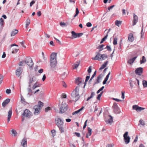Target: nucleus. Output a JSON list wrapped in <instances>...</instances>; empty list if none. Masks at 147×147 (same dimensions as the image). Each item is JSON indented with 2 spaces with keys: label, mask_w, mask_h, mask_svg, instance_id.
<instances>
[{
  "label": "nucleus",
  "mask_w": 147,
  "mask_h": 147,
  "mask_svg": "<svg viewBox=\"0 0 147 147\" xmlns=\"http://www.w3.org/2000/svg\"><path fill=\"white\" fill-rule=\"evenodd\" d=\"M18 32V31L17 30L15 29L14 31H13L11 32V36H13L15 35Z\"/></svg>",
  "instance_id": "nucleus-28"
},
{
  "label": "nucleus",
  "mask_w": 147,
  "mask_h": 147,
  "mask_svg": "<svg viewBox=\"0 0 147 147\" xmlns=\"http://www.w3.org/2000/svg\"><path fill=\"white\" fill-rule=\"evenodd\" d=\"M30 23V20L29 19H27L26 22V26L27 27Z\"/></svg>",
  "instance_id": "nucleus-36"
},
{
  "label": "nucleus",
  "mask_w": 147,
  "mask_h": 147,
  "mask_svg": "<svg viewBox=\"0 0 147 147\" xmlns=\"http://www.w3.org/2000/svg\"><path fill=\"white\" fill-rule=\"evenodd\" d=\"M101 96L99 94H98L97 97H96V98L99 100H100V98Z\"/></svg>",
  "instance_id": "nucleus-64"
},
{
  "label": "nucleus",
  "mask_w": 147,
  "mask_h": 147,
  "mask_svg": "<svg viewBox=\"0 0 147 147\" xmlns=\"http://www.w3.org/2000/svg\"><path fill=\"white\" fill-rule=\"evenodd\" d=\"M20 43L21 45L23 47H24L25 48L26 46H25L24 45V41H22V42H20Z\"/></svg>",
  "instance_id": "nucleus-61"
},
{
  "label": "nucleus",
  "mask_w": 147,
  "mask_h": 147,
  "mask_svg": "<svg viewBox=\"0 0 147 147\" xmlns=\"http://www.w3.org/2000/svg\"><path fill=\"white\" fill-rule=\"evenodd\" d=\"M146 61L145 57L144 56H143L142 57V59L140 60V64H142L145 63Z\"/></svg>",
  "instance_id": "nucleus-30"
},
{
  "label": "nucleus",
  "mask_w": 147,
  "mask_h": 147,
  "mask_svg": "<svg viewBox=\"0 0 147 147\" xmlns=\"http://www.w3.org/2000/svg\"><path fill=\"white\" fill-rule=\"evenodd\" d=\"M57 53H53L50 56V59L53 60H55L56 59V57Z\"/></svg>",
  "instance_id": "nucleus-22"
},
{
  "label": "nucleus",
  "mask_w": 147,
  "mask_h": 147,
  "mask_svg": "<svg viewBox=\"0 0 147 147\" xmlns=\"http://www.w3.org/2000/svg\"><path fill=\"white\" fill-rule=\"evenodd\" d=\"M71 33L72 34V39L79 38L82 36L83 34L82 33H76L74 31H72Z\"/></svg>",
  "instance_id": "nucleus-9"
},
{
  "label": "nucleus",
  "mask_w": 147,
  "mask_h": 147,
  "mask_svg": "<svg viewBox=\"0 0 147 147\" xmlns=\"http://www.w3.org/2000/svg\"><path fill=\"white\" fill-rule=\"evenodd\" d=\"M143 68L141 67L137 68L135 71L136 74L141 76L143 72Z\"/></svg>",
  "instance_id": "nucleus-14"
},
{
  "label": "nucleus",
  "mask_w": 147,
  "mask_h": 147,
  "mask_svg": "<svg viewBox=\"0 0 147 147\" xmlns=\"http://www.w3.org/2000/svg\"><path fill=\"white\" fill-rule=\"evenodd\" d=\"M109 62L108 61H106L101 66L99 69V70H101L105 67L108 64Z\"/></svg>",
  "instance_id": "nucleus-25"
},
{
  "label": "nucleus",
  "mask_w": 147,
  "mask_h": 147,
  "mask_svg": "<svg viewBox=\"0 0 147 147\" xmlns=\"http://www.w3.org/2000/svg\"><path fill=\"white\" fill-rule=\"evenodd\" d=\"M80 61L76 62V63L74 64V69L77 68L80 64Z\"/></svg>",
  "instance_id": "nucleus-37"
},
{
  "label": "nucleus",
  "mask_w": 147,
  "mask_h": 147,
  "mask_svg": "<svg viewBox=\"0 0 147 147\" xmlns=\"http://www.w3.org/2000/svg\"><path fill=\"white\" fill-rule=\"evenodd\" d=\"M117 37H115L113 41V44L114 45H116L117 44Z\"/></svg>",
  "instance_id": "nucleus-38"
},
{
  "label": "nucleus",
  "mask_w": 147,
  "mask_h": 147,
  "mask_svg": "<svg viewBox=\"0 0 147 147\" xmlns=\"http://www.w3.org/2000/svg\"><path fill=\"white\" fill-rule=\"evenodd\" d=\"M61 97L62 98H65L66 97V95L65 94L63 93L62 94Z\"/></svg>",
  "instance_id": "nucleus-55"
},
{
  "label": "nucleus",
  "mask_w": 147,
  "mask_h": 147,
  "mask_svg": "<svg viewBox=\"0 0 147 147\" xmlns=\"http://www.w3.org/2000/svg\"><path fill=\"white\" fill-rule=\"evenodd\" d=\"M32 113L28 109H25L23 113V115L26 117L29 118L32 115Z\"/></svg>",
  "instance_id": "nucleus-10"
},
{
  "label": "nucleus",
  "mask_w": 147,
  "mask_h": 147,
  "mask_svg": "<svg viewBox=\"0 0 147 147\" xmlns=\"http://www.w3.org/2000/svg\"><path fill=\"white\" fill-rule=\"evenodd\" d=\"M128 132L126 131L123 135L124 140L126 144H128L129 142L130 139V137L128 136Z\"/></svg>",
  "instance_id": "nucleus-8"
},
{
  "label": "nucleus",
  "mask_w": 147,
  "mask_h": 147,
  "mask_svg": "<svg viewBox=\"0 0 147 147\" xmlns=\"http://www.w3.org/2000/svg\"><path fill=\"white\" fill-rule=\"evenodd\" d=\"M73 91H75V92H76V93H78L79 90V89L78 88V87H76V88L75 90Z\"/></svg>",
  "instance_id": "nucleus-51"
},
{
  "label": "nucleus",
  "mask_w": 147,
  "mask_h": 147,
  "mask_svg": "<svg viewBox=\"0 0 147 147\" xmlns=\"http://www.w3.org/2000/svg\"><path fill=\"white\" fill-rule=\"evenodd\" d=\"M143 24L142 30H141V38H142V36H143V35H144V33H143Z\"/></svg>",
  "instance_id": "nucleus-48"
},
{
  "label": "nucleus",
  "mask_w": 147,
  "mask_h": 147,
  "mask_svg": "<svg viewBox=\"0 0 147 147\" xmlns=\"http://www.w3.org/2000/svg\"><path fill=\"white\" fill-rule=\"evenodd\" d=\"M132 108L133 109L136 110L137 112L140 111L144 109V108L140 107L136 105H133L132 107Z\"/></svg>",
  "instance_id": "nucleus-13"
},
{
  "label": "nucleus",
  "mask_w": 147,
  "mask_h": 147,
  "mask_svg": "<svg viewBox=\"0 0 147 147\" xmlns=\"http://www.w3.org/2000/svg\"><path fill=\"white\" fill-rule=\"evenodd\" d=\"M11 132L12 134H13L14 136H15L16 135L17 132L15 130L13 129L12 130Z\"/></svg>",
  "instance_id": "nucleus-43"
},
{
  "label": "nucleus",
  "mask_w": 147,
  "mask_h": 147,
  "mask_svg": "<svg viewBox=\"0 0 147 147\" xmlns=\"http://www.w3.org/2000/svg\"><path fill=\"white\" fill-rule=\"evenodd\" d=\"M105 45H99L97 47L98 49H101V48H103V47L105 46Z\"/></svg>",
  "instance_id": "nucleus-50"
},
{
  "label": "nucleus",
  "mask_w": 147,
  "mask_h": 147,
  "mask_svg": "<svg viewBox=\"0 0 147 147\" xmlns=\"http://www.w3.org/2000/svg\"><path fill=\"white\" fill-rule=\"evenodd\" d=\"M109 117H110V118L108 120H106L105 121L107 123H112L113 121V117L109 115Z\"/></svg>",
  "instance_id": "nucleus-27"
},
{
  "label": "nucleus",
  "mask_w": 147,
  "mask_h": 147,
  "mask_svg": "<svg viewBox=\"0 0 147 147\" xmlns=\"http://www.w3.org/2000/svg\"><path fill=\"white\" fill-rule=\"evenodd\" d=\"M55 39L57 41V42L58 43H59V44H61V42L60 41V40H58V39H57V38H56L55 37H54Z\"/></svg>",
  "instance_id": "nucleus-58"
},
{
  "label": "nucleus",
  "mask_w": 147,
  "mask_h": 147,
  "mask_svg": "<svg viewBox=\"0 0 147 147\" xmlns=\"http://www.w3.org/2000/svg\"><path fill=\"white\" fill-rule=\"evenodd\" d=\"M24 62L30 67H32L34 65L33 61L31 57H27L25 60Z\"/></svg>",
  "instance_id": "nucleus-7"
},
{
  "label": "nucleus",
  "mask_w": 147,
  "mask_h": 147,
  "mask_svg": "<svg viewBox=\"0 0 147 147\" xmlns=\"http://www.w3.org/2000/svg\"><path fill=\"white\" fill-rule=\"evenodd\" d=\"M104 87H105L104 86H102L101 87V88H100V89H99L98 90V91L96 92V93L97 94H98L99 93L100 91H102L103 89L104 88Z\"/></svg>",
  "instance_id": "nucleus-40"
},
{
  "label": "nucleus",
  "mask_w": 147,
  "mask_h": 147,
  "mask_svg": "<svg viewBox=\"0 0 147 147\" xmlns=\"http://www.w3.org/2000/svg\"><path fill=\"white\" fill-rule=\"evenodd\" d=\"M79 112H79V111H78V110L77 111H76L74 112H73L72 114L73 115H75V114L78 113Z\"/></svg>",
  "instance_id": "nucleus-59"
},
{
  "label": "nucleus",
  "mask_w": 147,
  "mask_h": 147,
  "mask_svg": "<svg viewBox=\"0 0 147 147\" xmlns=\"http://www.w3.org/2000/svg\"><path fill=\"white\" fill-rule=\"evenodd\" d=\"M107 49L108 51H111V49L110 46L107 45L105 49Z\"/></svg>",
  "instance_id": "nucleus-44"
},
{
  "label": "nucleus",
  "mask_w": 147,
  "mask_h": 147,
  "mask_svg": "<svg viewBox=\"0 0 147 147\" xmlns=\"http://www.w3.org/2000/svg\"><path fill=\"white\" fill-rule=\"evenodd\" d=\"M143 85L144 87H147V81L143 80Z\"/></svg>",
  "instance_id": "nucleus-35"
},
{
  "label": "nucleus",
  "mask_w": 147,
  "mask_h": 147,
  "mask_svg": "<svg viewBox=\"0 0 147 147\" xmlns=\"http://www.w3.org/2000/svg\"><path fill=\"white\" fill-rule=\"evenodd\" d=\"M36 80V77L33 76L32 77H30L29 79V81L28 82L29 85L28 88H27V89L29 92H32V90H31L30 87H31V84L33 82L35 81Z\"/></svg>",
  "instance_id": "nucleus-4"
},
{
  "label": "nucleus",
  "mask_w": 147,
  "mask_h": 147,
  "mask_svg": "<svg viewBox=\"0 0 147 147\" xmlns=\"http://www.w3.org/2000/svg\"><path fill=\"white\" fill-rule=\"evenodd\" d=\"M86 26L88 27H90L92 26V24L90 22H88L86 24Z\"/></svg>",
  "instance_id": "nucleus-53"
},
{
  "label": "nucleus",
  "mask_w": 147,
  "mask_h": 147,
  "mask_svg": "<svg viewBox=\"0 0 147 147\" xmlns=\"http://www.w3.org/2000/svg\"><path fill=\"white\" fill-rule=\"evenodd\" d=\"M140 124L142 125H145L144 121L142 119H140L139 121Z\"/></svg>",
  "instance_id": "nucleus-42"
},
{
  "label": "nucleus",
  "mask_w": 147,
  "mask_h": 147,
  "mask_svg": "<svg viewBox=\"0 0 147 147\" xmlns=\"http://www.w3.org/2000/svg\"><path fill=\"white\" fill-rule=\"evenodd\" d=\"M3 79V76L1 74H0V85L2 83Z\"/></svg>",
  "instance_id": "nucleus-39"
},
{
  "label": "nucleus",
  "mask_w": 147,
  "mask_h": 147,
  "mask_svg": "<svg viewBox=\"0 0 147 147\" xmlns=\"http://www.w3.org/2000/svg\"><path fill=\"white\" fill-rule=\"evenodd\" d=\"M51 109V108L49 107H48L45 109V111L46 112H47L49 111Z\"/></svg>",
  "instance_id": "nucleus-45"
},
{
  "label": "nucleus",
  "mask_w": 147,
  "mask_h": 147,
  "mask_svg": "<svg viewBox=\"0 0 147 147\" xmlns=\"http://www.w3.org/2000/svg\"><path fill=\"white\" fill-rule=\"evenodd\" d=\"M12 114V111L11 109L9 111L8 113V118H7V121L8 122H9L10 120V118L11 116V115Z\"/></svg>",
  "instance_id": "nucleus-23"
},
{
  "label": "nucleus",
  "mask_w": 147,
  "mask_h": 147,
  "mask_svg": "<svg viewBox=\"0 0 147 147\" xmlns=\"http://www.w3.org/2000/svg\"><path fill=\"white\" fill-rule=\"evenodd\" d=\"M74 134L76 135V136L78 137H80V134L79 133L77 132H75Z\"/></svg>",
  "instance_id": "nucleus-60"
},
{
  "label": "nucleus",
  "mask_w": 147,
  "mask_h": 147,
  "mask_svg": "<svg viewBox=\"0 0 147 147\" xmlns=\"http://www.w3.org/2000/svg\"><path fill=\"white\" fill-rule=\"evenodd\" d=\"M115 5H112L110 6L109 7H108V9L109 10H110L111 9L113 8L114 7H115Z\"/></svg>",
  "instance_id": "nucleus-62"
},
{
  "label": "nucleus",
  "mask_w": 147,
  "mask_h": 147,
  "mask_svg": "<svg viewBox=\"0 0 147 147\" xmlns=\"http://www.w3.org/2000/svg\"><path fill=\"white\" fill-rule=\"evenodd\" d=\"M36 80V77L33 76L32 77H30L29 79V81L28 82L29 85L28 88H27V89L29 92H32V90H31L30 87H31V84L33 82L35 81Z\"/></svg>",
  "instance_id": "nucleus-5"
},
{
  "label": "nucleus",
  "mask_w": 147,
  "mask_h": 147,
  "mask_svg": "<svg viewBox=\"0 0 147 147\" xmlns=\"http://www.w3.org/2000/svg\"><path fill=\"white\" fill-rule=\"evenodd\" d=\"M56 124L59 127V130L61 133L64 132L63 127V122L61 119L60 118H57L55 120Z\"/></svg>",
  "instance_id": "nucleus-1"
},
{
  "label": "nucleus",
  "mask_w": 147,
  "mask_h": 147,
  "mask_svg": "<svg viewBox=\"0 0 147 147\" xmlns=\"http://www.w3.org/2000/svg\"><path fill=\"white\" fill-rule=\"evenodd\" d=\"M108 35L107 34L103 38H102L100 41V43H102L107 38V37L108 36Z\"/></svg>",
  "instance_id": "nucleus-31"
},
{
  "label": "nucleus",
  "mask_w": 147,
  "mask_h": 147,
  "mask_svg": "<svg viewBox=\"0 0 147 147\" xmlns=\"http://www.w3.org/2000/svg\"><path fill=\"white\" fill-rule=\"evenodd\" d=\"M115 24L118 26H119L122 23V21H119L118 20H116L115 21Z\"/></svg>",
  "instance_id": "nucleus-29"
},
{
  "label": "nucleus",
  "mask_w": 147,
  "mask_h": 147,
  "mask_svg": "<svg viewBox=\"0 0 147 147\" xmlns=\"http://www.w3.org/2000/svg\"><path fill=\"white\" fill-rule=\"evenodd\" d=\"M137 57V56L133 58L129 59L127 61V63L130 64H131L134 62V61L136 59Z\"/></svg>",
  "instance_id": "nucleus-24"
},
{
  "label": "nucleus",
  "mask_w": 147,
  "mask_h": 147,
  "mask_svg": "<svg viewBox=\"0 0 147 147\" xmlns=\"http://www.w3.org/2000/svg\"><path fill=\"white\" fill-rule=\"evenodd\" d=\"M18 49H14L12 51V53H17L18 50Z\"/></svg>",
  "instance_id": "nucleus-49"
},
{
  "label": "nucleus",
  "mask_w": 147,
  "mask_h": 147,
  "mask_svg": "<svg viewBox=\"0 0 147 147\" xmlns=\"http://www.w3.org/2000/svg\"><path fill=\"white\" fill-rule=\"evenodd\" d=\"M0 25L1 26H2L3 25V23L4 22V20L2 18L0 19Z\"/></svg>",
  "instance_id": "nucleus-41"
},
{
  "label": "nucleus",
  "mask_w": 147,
  "mask_h": 147,
  "mask_svg": "<svg viewBox=\"0 0 147 147\" xmlns=\"http://www.w3.org/2000/svg\"><path fill=\"white\" fill-rule=\"evenodd\" d=\"M134 40V37L133 36V34L132 33H129L128 36V41L130 42H132Z\"/></svg>",
  "instance_id": "nucleus-18"
},
{
  "label": "nucleus",
  "mask_w": 147,
  "mask_h": 147,
  "mask_svg": "<svg viewBox=\"0 0 147 147\" xmlns=\"http://www.w3.org/2000/svg\"><path fill=\"white\" fill-rule=\"evenodd\" d=\"M22 70L21 67H18L16 70V75L18 77H19L22 73Z\"/></svg>",
  "instance_id": "nucleus-16"
},
{
  "label": "nucleus",
  "mask_w": 147,
  "mask_h": 147,
  "mask_svg": "<svg viewBox=\"0 0 147 147\" xmlns=\"http://www.w3.org/2000/svg\"><path fill=\"white\" fill-rule=\"evenodd\" d=\"M88 121V120H86V121L84 122V125L83 127V129H84L86 127V125H87V122Z\"/></svg>",
  "instance_id": "nucleus-46"
},
{
  "label": "nucleus",
  "mask_w": 147,
  "mask_h": 147,
  "mask_svg": "<svg viewBox=\"0 0 147 147\" xmlns=\"http://www.w3.org/2000/svg\"><path fill=\"white\" fill-rule=\"evenodd\" d=\"M40 85L38 84L37 82H36L32 86V89L33 90H34L36 88L40 87Z\"/></svg>",
  "instance_id": "nucleus-26"
},
{
  "label": "nucleus",
  "mask_w": 147,
  "mask_h": 147,
  "mask_svg": "<svg viewBox=\"0 0 147 147\" xmlns=\"http://www.w3.org/2000/svg\"><path fill=\"white\" fill-rule=\"evenodd\" d=\"M24 62V61H20L19 63V66H22L23 65V63Z\"/></svg>",
  "instance_id": "nucleus-57"
},
{
  "label": "nucleus",
  "mask_w": 147,
  "mask_h": 147,
  "mask_svg": "<svg viewBox=\"0 0 147 147\" xmlns=\"http://www.w3.org/2000/svg\"><path fill=\"white\" fill-rule=\"evenodd\" d=\"M57 64V60L50 59V65L52 68H54Z\"/></svg>",
  "instance_id": "nucleus-15"
},
{
  "label": "nucleus",
  "mask_w": 147,
  "mask_h": 147,
  "mask_svg": "<svg viewBox=\"0 0 147 147\" xmlns=\"http://www.w3.org/2000/svg\"><path fill=\"white\" fill-rule=\"evenodd\" d=\"M133 23L132 25L133 26L135 25L138 22V17L135 14H134L133 17Z\"/></svg>",
  "instance_id": "nucleus-20"
},
{
  "label": "nucleus",
  "mask_w": 147,
  "mask_h": 147,
  "mask_svg": "<svg viewBox=\"0 0 147 147\" xmlns=\"http://www.w3.org/2000/svg\"><path fill=\"white\" fill-rule=\"evenodd\" d=\"M90 78V76H86V80H85V82L84 83V88H85V86L86 84V82L88 81V80H89V79Z\"/></svg>",
  "instance_id": "nucleus-34"
},
{
  "label": "nucleus",
  "mask_w": 147,
  "mask_h": 147,
  "mask_svg": "<svg viewBox=\"0 0 147 147\" xmlns=\"http://www.w3.org/2000/svg\"><path fill=\"white\" fill-rule=\"evenodd\" d=\"M10 99H6L2 103V106L5 107L10 102Z\"/></svg>",
  "instance_id": "nucleus-21"
},
{
  "label": "nucleus",
  "mask_w": 147,
  "mask_h": 147,
  "mask_svg": "<svg viewBox=\"0 0 147 147\" xmlns=\"http://www.w3.org/2000/svg\"><path fill=\"white\" fill-rule=\"evenodd\" d=\"M102 76L101 74L99 75L97 78L96 81L95 82L93 85L94 86L96 84L99 83L100 82V79L102 78Z\"/></svg>",
  "instance_id": "nucleus-19"
},
{
  "label": "nucleus",
  "mask_w": 147,
  "mask_h": 147,
  "mask_svg": "<svg viewBox=\"0 0 147 147\" xmlns=\"http://www.w3.org/2000/svg\"><path fill=\"white\" fill-rule=\"evenodd\" d=\"M35 3V1L34 0H32L30 3V6L32 7V5L34 4Z\"/></svg>",
  "instance_id": "nucleus-54"
},
{
  "label": "nucleus",
  "mask_w": 147,
  "mask_h": 147,
  "mask_svg": "<svg viewBox=\"0 0 147 147\" xmlns=\"http://www.w3.org/2000/svg\"><path fill=\"white\" fill-rule=\"evenodd\" d=\"M138 135H136V138L134 140V142H136L138 141Z\"/></svg>",
  "instance_id": "nucleus-63"
},
{
  "label": "nucleus",
  "mask_w": 147,
  "mask_h": 147,
  "mask_svg": "<svg viewBox=\"0 0 147 147\" xmlns=\"http://www.w3.org/2000/svg\"><path fill=\"white\" fill-rule=\"evenodd\" d=\"M112 107L113 109V111L115 113L118 114L120 113V110L117 103H114Z\"/></svg>",
  "instance_id": "nucleus-11"
},
{
  "label": "nucleus",
  "mask_w": 147,
  "mask_h": 147,
  "mask_svg": "<svg viewBox=\"0 0 147 147\" xmlns=\"http://www.w3.org/2000/svg\"><path fill=\"white\" fill-rule=\"evenodd\" d=\"M67 105L65 103H63V102L61 104V106L59 108V113H63L67 110Z\"/></svg>",
  "instance_id": "nucleus-6"
},
{
  "label": "nucleus",
  "mask_w": 147,
  "mask_h": 147,
  "mask_svg": "<svg viewBox=\"0 0 147 147\" xmlns=\"http://www.w3.org/2000/svg\"><path fill=\"white\" fill-rule=\"evenodd\" d=\"M6 92L7 94H9L11 92V90L10 89H7L6 91Z\"/></svg>",
  "instance_id": "nucleus-52"
},
{
  "label": "nucleus",
  "mask_w": 147,
  "mask_h": 147,
  "mask_svg": "<svg viewBox=\"0 0 147 147\" xmlns=\"http://www.w3.org/2000/svg\"><path fill=\"white\" fill-rule=\"evenodd\" d=\"M124 94L125 92H121V98L123 99H124L125 97V95H124Z\"/></svg>",
  "instance_id": "nucleus-56"
},
{
  "label": "nucleus",
  "mask_w": 147,
  "mask_h": 147,
  "mask_svg": "<svg viewBox=\"0 0 147 147\" xmlns=\"http://www.w3.org/2000/svg\"><path fill=\"white\" fill-rule=\"evenodd\" d=\"M92 129L89 127H88V134L89 136H90L92 134Z\"/></svg>",
  "instance_id": "nucleus-33"
},
{
  "label": "nucleus",
  "mask_w": 147,
  "mask_h": 147,
  "mask_svg": "<svg viewBox=\"0 0 147 147\" xmlns=\"http://www.w3.org/2000/svg\"><path fill=\"white\" fill-rule=\"evenodd\" d=\"M91 71H92V66H90L88 68V73H90L91 72Z\"/></svg>",
  "instance_id": "nucleus-47"
},
{
  "label": "nucleus",
  "mask_w": 147,
  "mask_h": 147,
  "mask_svg": "<svg viewBox=\"0 0 147 147\" xmlns=\"http://www.w3.org/2000/svg\"><path fill=\"white\" fill-rule=\"evenodd\" d=\"M71 96L73 99H75V102L77 101L80 98V96L78 93H76L75 91H73L71 93Z\"/></svg>",
  "instance_id": "nucleus-12"
},
{
  "label": "nucleus",
  "mask_w": 147,
  "mask_h": 147,
  "mask_svg": "<svg viewBox=\"0 0 147 147\" xmlns=\"http://www.w3.org/2000/svg\"><path fill=\"white\" fill-rule=\"evenodd\" d=\"M21 145L23 147H26L27 146V141L26 139L24 138L21 142Z\"/></svg>",
  "instance_id": "nucleus-17"
},
{
  "label": "nucleus",
  "mask_w": 147,
  "mask_h": 147,
  "mask_svg": "<svg viewBox=\"0 0 147 147\" xmlns=\"http://www.w3.org/2000/svg\"><path fill=\"white\" fill-rule=\"evenodd\" d=\"M21 101L22 103H23L24 104H27V102H26L25 101V99L23 98V97L22 96H21Z\"/></svg>",
  "instance_id": "nucleus-32"
},
{
  "label": "nucleus",
  "mask_w": 147,
  "mask_h": 147,
  "mask_svg": "<svg viewBox=\"0 0 147 147\" xmlns=\"http://www.w3.org/2000/svg\"><path fill=\"white\" fill-rule=\"evenodd\" d=\"M43 106V103L41 101H39L38 104L35 105L33 109L35 110L34 114L37 115L39 114L42 107Z\"/></svg>",
  "instance_id": "nucleus-2"
},
{
  "label": "nucleus",
  "mask_w": 147,
  "mask_h": 147,
  "mask_svg": "<svg viewBox=\"0 0 147 147\" xmlns=\"http://www.w3.org/2000/svg\"><path fill=\"white\" fill-rule=\"evenodd\" d=\"M96 53L97 55L95 57L92 58L93 60H97L98 61L104 60L108 58V56L106 54H101L99 52H97Z\"/></svg>",
  "instance_id": "nucleus-3"
}]
</instances>
